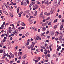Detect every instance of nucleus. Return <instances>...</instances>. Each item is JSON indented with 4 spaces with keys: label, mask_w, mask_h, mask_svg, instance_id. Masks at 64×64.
I'll return each instance as SVG.
<instances>
[{
    "label": "nucleus",
    "mask_w": 64,
    "mask_h": 64,
    "mask_svg": "<svg viewBox=\"0 0 64 64\" xmlns=\"http://www.w3.org/2000/svg\"><path fill=\"white\" fill-rule=\"evenodd\" d=\"M32 30H34L35 31H38V30L35 27H34L32 28Z\"/></svg>",
    "instance_id": "obj_1"
},
{
    "label": "nucleus",
    "mask_w": 64,
    "mask_h": 64,
    "mask_svg": "<svg viewBox=\"0 0 64 64\" xmlns=\"http://www.w3.org/2000/svg\"><path fill=\"white\" fill-rule=\"evenodd\" d=\"M54 8H52L51 10L50 11V12L51 14H52L53 13V12H54Z\"/></svg>",
    "instance_id": "obj_2"
},
{
    "label": "nucleus",
    "mask_w": 64,
    "mask_h": 64,
    "mask_svg": "<svg viewBox=\"0 0 64 64\" xmlns=\"http://www.w3.org/2000/svg\"><path fill=\"white\" fill-rule=\"evenodd\" d=\"M36 40H39V39L40 40H41V38H39V36H37L36 37Z\"/></svg>",
    "instance_id": "obj_3"
},
{
    "label": "nucleus",
    "mask_w": 64,
    "mask_h": 64,
    "mask_svg": "<svg viewBox=\"0 0 64 64\" xmlns=\"http://www.w3.org/2000/svg\"><path fill=\"white\" fill-rule=\"evenodd\" d=\"M27 55L25 54L22 57V59H26V58H27Z\"/></svg>",
    "instance_id": "obj_4"
},
{
    "label": "nucleus",
    "mask_w": 64,
    "mask_h": 64,
    "mask_svg": "<svg viewBox=\"0 0 64 64\" xmlns=\"http://www.w3.org/2000/svg\"><path fill=\"white\" fill-rule=\"evenodd\" d=\"M44 3L45 4H48L49 2L47 0H45L44 1Z\"/></svg>",
    "instance_id": "obj_5"
},
{
    "label": "nucleus",
    "mask_w": 64,
    "mask_h": 64,
    "mask_svg": "<svg viewBox=\"0 0 64 64\" xmlns=\"http://www.w3.org/2000/svg\"><path fill=\"white\" fill-rule=\"evenodd\" d=\"M10 55L11 56V57H12V58H13L14 57V54H12L11 53H10Z\"/></svg>",
    "instance_id": "obj_6"
},
{
    "label": "nucleus",
    "mask_w": 64,
    "mask_h": 64,
    "mask_svg": "<svg viewBox=\"0 0 64 64\" xmlns=\"http://www.w3.org/2000/svg\"><path fill=\"white\" fill-rule=\"evenodd\" d=\"M62 39L63 38H62L61 36H60V38H59V40L60 41H62Z\"/></svg>",
    "instance_id": "obj_7"
},
{
    "label": "nucleus",
    "mask_w": 64,
    "mask_h": 64,
    "mask_svg": "<svg viewBox=\"0 0 64 64\" xmlns=\"http://www.w3.org/2000/svg\"><path fill=\"white\" fill-rule=\"evenodd\" d=\"M57 28V25H55L54 26V29H56Z\"/></svg>",
    "instance_id": "obj_8"
},
{
    "label": "nucleus",
    "mask_w": 64,
    "mask_h": 64,
    "mask_svg": "<svg viewBox=\"0 0 64 64\" xmlns=\"http://www.w3.org/2000/svg\"><path fill=\"white\" fill-rule=\"evenodd\" d=\"M22 26H25V24L24 22L22 23Z\"/></svg>",
    "instance_id": "obj_9"
},
{
    "label": "nucleus",
    "mask_w": 64,
    "mask_h": 64,
    "mask_svg": "<svg viewBox=\"0 0 64 64\" xmlns=\"http://www.w3.org/2000/svg\"><path fill=\"white\" fill-rule=\"evenodd\" d=\"M18 30H16L15 31V33L16 34H17V35H18Z\"/></svg>",
    "instance_id": "obj_10"
},
{
    "label": "nucleus",
    "mask_w": 64,
    "mask_h": 64,
    "mask_svg": "<svg viewBox=\"0 0 64 64\" xmlns=\"http://www.w3.org/2000/svg\"><path fill=\"white\" fill-rule=\"evenodd\" d=\"M46 24H45V23H44L42 24V26L45 27V26H46Z\"/></svg>",
    "instance_id": "obj_11"
},
{
    "label": "nucleus",
    "mask_w": 64,
    "mask_h": 64,
    "mask_svg": "<svg viewBox=\"0 0 64 64\" xmlns=\"http://www.w3.org/2000/svg\"><path fill=\"white\" fill-rule=\"evenodd\" d=\"M34 47V46L33 44H32L30 47L31 48H33Z\"/></svg>",
    "instance_id": "obj_12"
},
{
    "label": "nucleus",
    "mask_w": 64,
    "mask_h": 64,
    "mask_svg": "<svg viewBox=\"0 0 64 64\" xmlns=\"http://www.w3.org/2000/svg\"><path fill=\"white\" fill-rule=\"evenodd\" d=\"M58 21V20L57 19H56L55 20H54V23H56V22H57V21Z\"/></svg>",
    "instance_id": "obj_13"
},
{
    "label": "nucleus",
    "mask_w": 64,
    "mask_h": 64,
    "mask_svg": "<svg viewBox=\"0 0 64 64\" xmlns=\"http://www.w3.org/2000/svg\"><path fill=\"white\" fill-rule=\"evenodd\" d=\"M35 7L36 8V9H38V8L39 7V6L38 5L36 6H35Z\"/></svg>",
    "instance_id": "obj_14"
},
{
    "label": "nucleus",
    "mask_w": 64,
    "mask_h": 64,
    "mask_svg": "<svg viewBox=\"0 0 64 64\" xmlns=\"http://www.w3.org/2000/svg\"><path fill=\"white\" fill-rule=\"evenodd\" d=\"M31 4L32 5H34V4H35V2H32L31 3Z\"/></svg>",
    "instance_id": "obj_15"
},
{
    "label": "nucleus",
    "mask_w": 64,
    "mask_h": 64,
    "mask_svg": "<svg viewBox=\"0 0 64 64\" xmlns=\"http://www.w3.org/2000/svg\"><path fill=\"white\" fill-rule=\"evenodd\" d=\"M10 24V22L9 21H8V23H6V24L7 25V26H8L9 24Z\"/></svg>",
    "instance_id": "obj_16"
},
{
    "label": "nucleus",
    "mask_w": 64,
    "mask_h": 64,
    "mask_svg": "<svg viewBox=\"0 0 64 64\" xmlns=\"http://www.w3.org/2000/svg\"><path fill=\"white\" fill-rule=\"evenodd\" d=\"M3 52V50H0V53H2Z\"/></svg>",
    "instance_id": "obj_17"
},
{
    "label": "nucleus",
    "mask_w": 64,
    "mask_h": 64,
    "mask_svg": "<svg viewBox=\"0 0 64 64\" xmlns=\"http://www.w3.org/2000/svg\"><path fill=\"white\" fill-rule=\"evenodd\" d=\"M29 23L30 24H32L33 23V22L32 21H30L29 22Z\"/></svg>",
    "instance_id": "obj_18"
},
{
    "label": "nucleus",
    "mask_w": 64,
    "mask_h": 64,
    "mask_svg": "<svg viewBox=\"0 0 64 64\" xmlns=\"http://www.w3.org/2000/svg\"><path fill=\"white\" fill-rule=\"evenodd\" d=\"M26 36H29V33L28 32L26 34Z\"/></svg>",
    "instance_id": "obj_19"
},
{
    "label": "nucleus",
    "mask_w": 64,
    "mask_h": 64,
    "mask_svg": "<svg viewBox=\"0 0 64 64\" xmlns=\"http://www.w3.org/2000/svg\"><path fill=\"white\" fill-rule=\"evenodd\" d=\"M6 8H7L8 9V8H10L9 7V6H8V5L6 6V5H5Z\"/></svg>",
    "instance_id": "obj_20"
},
{
    "label": "nucleus",
    "mask_w": 64,
    "mask_h": 64,
    "mask_svg": "<svg viewBox=\"0 0 64 64\" xmlns=\"http://www.w3.org/2000/svg\"><path fill=\"white\" fill-rule=\"evenodd\" d=\"M49 19H50V18L48 17L46 19V21H47V20H49Z\"/></svg>",
    "instance_id": "obj_21"
},
{
    "label": "nucleus",
    "mask_w": 64,
    "mask_h": 64,
    "mask_svg": "<svg viewBox=\"0 0 64 64\" xmlns=\"http://www.w3.org/2000/svg\"><path fill=\"white\" fill-rule=\"evenodd\" d=\"M14 34V35H16V36H17V34H16V33H15V32H14L13 33V34Z\"/></svg>",
    "instance_id": "obj_22"
},
{
    "label": "nucleus",
    "mask_w": 64,
    "mask_h": 64,
    "mask_svg": "<svg viewBox=\"0 0 64 64\" xmlns=\"http://www.w3.org/2000/svg\"><path fill=\"white\" fill-rule=\"evenodd\" d=\"M50 13H48L46 14V15H47V16H49V15H50Z\"/></svg>",
    "instance_id": "obj_23"
},
{
    "label": "nucleus",
    "mask_w": 64,
    "mask_h": 64,
    "mask_svg": "<svg viewBox=\"0 0 64 64\" xmlns=\"http://www.w3.org/2000/svg\"><path fill=\"white\" fill-rule=\"evenodd\" d=\"M45 28H44L42 30L44 32V31H45Z\"/></svg>",
    "instance_id": "obj_24"
},
{
    "label": "nucleus",
    "mask_w": 64,
    "mask_h": 64,
    "mask_svg": "<svg viewBox=\"0 0 64 64\" xmlns=\"http://www.w3.org/2000/svg\"><path fill=\"white\" fill-rule=\"evenodd\" d=\"M19 9L18 8L17 9V13H19Z\"/></svg>",
    "instance_id": "obj_25"
},
{
    "label": "nucleus",
    "mask_w": 64,
    "mask_h": 64,
    "mask_svg": "<svg viewBox=\"0 0 64 64\" xmlns=\"http://www.w3.org/2000/svg\"><path fill=\"white\" fill-rule=\"evenodd\" d=\"M28 49H29V50H30V49H31V47H30V46H28Z\"/></svg>",
    "instance_id": "obj_26"
},
{
    "label": "nucleus",
    "mask_w": 64,
    "mask_h": 64,
    "mask_svg": "<svg viewBox=\"0 0 64 64\" xmlns=\"http://www.w3.org/2000/svg\"><path fill=\"white\" fill-rule=\"evenodd\" d=\"M5 36V34H3L1 36V37H4Z\"/></svg>",
    "instance_id": "obj_27"
},
{
    "label": "nucleus",
    "mask_w": 64,
    "mask_h": 64,
    "mask_svg": "<svg viewBox=\"0 0 64 64\" xmlns=\"http://www.w3.org/2000/svg\"><path fill=\"white\" fill-rule=\"evenodd\" d=\"M49 30H48L46 32V34H49Z\"/></svg>",
    "instance_id": "obj_28"
},
{
    "label": "nucleus",
    "mask_w": 64,
    "mask_h": 64,
    "mask_svg": "<svg viewBox=\"0 0 64 64\" xmlns=\"http://www.w3.org/2000/svg\"><path fill=\"white\" fill-rule=\"evenodd\" d=\"M37 4H41V3L37 1Z\"/></svg>",
    "instance_id": "obj_29"
},
{
    "label": "nucleus",
    "mask_w": 64,
    "mask_h": 64,
    "mask_svg": "<svg viewBox=\"0 0 64 64\" xmlns=\"http://www.w3.org/2000/svg\"><path fill=\"white\" fill-rule=\"evenodd\" d=\"M29 44H30V43L29 42H28L26 44V45L28 46L29 45Z\"/></svg>",
    "instance_id": "obj_30"
},
{
    "label": "nucleus",
    "mask_w": 64,
    "mask_h": 64,
    "mask_svg": "<svg viewBox=\"0 0 64 64\" xmlns=\"http://www.w3.org/2000/svg\"><path fill=\"white\" fill-rule=\"evenodd\" d=\"M26 12V13H29V11L28 10V11H25Z\"/></svg>",
    "instance_id": "obj_31"
},
{
    "label": "nucleus",
    "mask_w": 64,
    "mask_h": 64,
    "mask_svg": "<svg viewBox=\"0 0 64 64\" xmlns=\"http://www.w3.org/2000/svg\"><path fill=\"white\" fill-rule=\"evenodd\" d=\"M14 54L15 56H17V52H15L14 53Z\"/></svg>",
    "instance_id": "obj_32"
},
{
    "label": "nucleus",
    "mask_w": 64,
    "mask_h": 64,
    "mask_svg": "<svg viewBox=\"0 0 64 64\" xmlns=\"http://www.w3.org/2000/svg\"><path fill=\"white\" fill-rule=\"evenodd\" d=\"M51 25V22H49L48 24V25L49 26H50V25Z\"/></svg>",
    "instance_id": "obj_33"
},
{
    "label": "nucleus",
    "mask_w": 64,
    "mask_h": 64,
    "mask_svg": "<svg viewBox=\"0 0 64 64\" xmlns=\"http://www.w3.org/2000/svg\"><path fill=\"white\" fill-rule=\"evenodd\" d=\"M38 61H39V60H35L36 63V62H38Z\"/></svg>",
    "instance_id": "obj_34"
},
{
    "label": "nucleus",
    "mask_w": 64,
    "mask_h": 64,
    "mask_svg": "<svg viewBox=\"0 0 64 64\" xmlns=\"http://www.w3.org/2000/svg\"><path fill=\"white\" fill-rule=\"evenodd\" d=\"M4 57H6V53H4Z\"/></svg>",
    "instance_id": "obj_35"
},
{
    "label": "nucleus",
    "mask_w": 64,
    "mask_h": 64,
    "mask_svg": "<svg viewBox=\"0 0 64 64\" xmlns=\"http://www.w3.org/2000/svg\"><path fill=\"white\" fill-rule=\"evenodd\" d=\"M24 4V2H23L22 1V2L21 3V4L22 5H23Z\"/></svg>",
    "instance_id": "obj_36"
},
{
    "label": "nucleus",
    "mask_w": 64,
    "mask_h": 64,
    "mask_svg": "<svg viewBox=\"0 0 64 64\" xmlns=\"http://www.w3.org/2000/svg\"><path fill=\"white\" fill-rule=\"evenodd\" d=\"M58 17L59 18H61L62 17V16L61 15H59L58 16Z\"/></svg>",
    "instance_id": "obj_37"
},
{
    "label": "nucleus",
    "mask_w": 64,
    "mask_h": 64,
    "mask_svg": "<svg viewBox=\"0 0 64 64\" xmlns=\"http://www.w3.org/2000/svg\"><path fill=\"white\" fill-rule=\"evenodd\" d=\"M48 54H50V52L49 50L48 51Z\"/></svg>",
    "instance_id": "obj_38"
},
{
    "label": "nucleus",
    "mask_w": 64,
    "mask_h": 64,
    "mask_svg": "<svg viewBox=\"0 0 64 64\" xmlns=\"http://www.w3.org/2000/svg\"><path fill=\"white\" fill-rule=\"evenodd\" d=\"M48 39H49L50 38V36H48Z\"/></svg>",
    "instance_id": "obj_39"
},
{
    "label": "nucleus",
    "mask_w": 64,
    "mask_h": 64,
    "mask_svg": "<svg viewBox=\"0 0 64 64\" xmlns=\"http://www.w3.org/2000/svg\"><path fill=\"white\" fill-rule=\"evenodd\" d=\"M38 60H40V59H41V58L40 57H38Z\"/></svg>",
    "instance_id": "obj_40"
},
{
    "label": "nucleus",
    "mask_w": 64,
    "mask_h": 64,
    "mask_svg": "<svg viewBox=\"0 0 64 64\" xmlns=\"http://www.w3.org/2000/svg\"><path fill=\"white\" fill-rule=\"evenodd\" d=\"M20 63V61L18 60L17 62V63Z\"/></svg>",
    "instance_id": "obj_41"
},
{
    "label": "nucleus",
    "mask_w": 64,
    "mask_h": 64,
    "mask_svg": "<svg viewBox=\"0 0 64 64\" xmlns=\"http://www.w3.org/2000/svg\"><path fill=\"white\" fill-rule=\"evenodd\" d=\"M14 43H15V41H12V44H14Z\"/></svg>",
    "instance_id": "obj_42"
},
{
    "label": "nucleus",
    "mask_w": 64,
    "mask_h": 64,
    "mask_svg": "<svg viewBox=\"0 0 64 64\" xmlns=\"http://www.w3.org/2000/svg\"><path fill=\"white\" fill-rule=\"evenodd\" d=\"M28 21L29 22L32 21V20H31V18H30L28 20Z\"/></svg>",
    "instance_id": "obj_43"
},
{
    "label": "nucleus",
    "mask_w": 64,
    "mask_h": 64,
    "mask_svg": "<svg viewBox=\"0 0 64 64\" xmlns=\"http://www.w3.org/2000/svg\"><path fill=\"white\" fill-rule=\"evenodd\" d=\"M60 4H61V2L60 1H59L58 2V5H60Z\"/></svg>",
    "instance_id": "obj_44"
},
{
    "label": "nucleus",
    "mask_w": 64,
    "mask_h": 64,
    "mask_svg": "<svg viewBox=\"0 0 64 64\" xmlns=\"http://www.w3.org/2000/svg\"><path fill=\"white\" fill-rule=\"evenodd\" d=\"M22 64H25V61H24V62H22Z\"/></svg>",
    "instance_id": "obj_45"
},
{
    "label": "nucleus",
    "mask_w": 64,
    "mask_h": 64,
    "mask_svg": "<svg viewBox=\"0 0 64 64\" xmlns=\"http://www.w3.org/2000/svg\"><path fill=\"white\" fill-rule=\"evenodd\" d=\"M19 2V0H16V2L17 3H18Z\"/></svg>",
    "instance_id": "obj_46"
},
{
    "label": "nucleus",
    "mask_w": 64,
    "mask_h": 64,
    "mask_svg": "<svg viewBox=\"0 0 64 64\" xmlns=\"http://www.w3.org/2000/svg\"><path fill=\"white\" fill-rule=\"evenodd\" d=\"M41 36H44V34H41Z\"/></svg>",
    "instance_id": "obj_47"
},
{
    "label": "nucleus",
    "mask_w": 64,
    "mask_h": 64,
    "mask_svg": "<svg viewBox=\"0 0 64 64\" xmlns=\"http://www.w3.org/2000/svg\"><path fill=\"white\" fill-rule=\"evenodd\" d=\"M50 54H48V57H50Z\"/></svg>",
    "instance_id": "obj_48"
},
{
    "label": "nucleus",
    "mask_w": 64,
    "mask_h": 64,
    "mask_svg": "<svg viewBox=\"0 0 64 64\" xmlns=\"http://www.w3.org/2000/svg\"><path fill=\"white\" fill-rule=\"evenodd\" d=\"M42 22H46V20H43Z\"/></svg>",
    "instance_id": "obj_49"
},
{
    "label": "nucleus",
    "mask_w": 64,
    "mask_h": 64,
    "mask_svg": "<svg viewBox=\"0 0 64 64\" xmlns=\"http://www.w3.org/2000/svg\"><path fill=\"white\" fill-rule=\"evenodd\" d=\"M58 48L59 49H61V46H59L58 47Z\"/></svg>",
    "instance_id": "obj_50"
},
{
    "label": "nucleus",
    "mask_w": 64,
    "mask_h": 64,
    "mask_svg": "<svg viewBox=\"0 0 64 64\" xmlns=\"http://www.w3.org/2000/svg\"><path fill=\"white\" fill-rule=\"evenodd\" d=\"M53 60H52L51 61V64H54V63H53Z\"/></svg>",
    "instance_id": "obj_51"
},
{
    "label": "nucleus",
    "mask_w": 64,
    "mask_h": 64,
    "mask_svg": "<svg viewBox=\"0 0 64 64\" xmlns=\"http://www.w3.org/2000/svg\"><path fill=\"white\" fill-rule=\"evenodd\" d=\"M0 13L1 14H2V10H0Z\"/></svg>",
    "instance_id": "obj_52"
},
{
    "label": "nucleus",
    "mask_w": 64,
    "mask_h": 64,
    "mask_svg": "<svg viewBox=\"0 0 64 64\" xmlns=\"http://www.w3.org/2000/svg\"><path fill=\"white\" fill-rule=\"evenodd\" d=\"M36 9H37L35 8H33V10H35Z\"/></svg>",
    "instance_id": "obj_53"
},
{
    "label": "nucleus",
    "mask_w": 64,
    "mask_h": 64,
    "mask_svg": "<svg viewBox=\"0 0 64 64\" xmlns=\"http://www.w3.org/2000/svg\"><path fill=\"white\" fill-rule=\"evenodd\" d=\"M50 51H52V48H50Z\"/></svg>",
    "instance_id": "obj_54"
},
{
    "label": "nucleus",
    "mask_w": 64,
    "mask_h": 64,
    "mask_svg": "<svg viewBox=\"0 0 64 64\" xmlns=\"http://www.w3.org/2000/svg\"><path fill=\"white\" fill-rule=\"evenodd\" d=\"M44 54H46V55L47 54V52H44Z\"/></svg>",
    "instance_id": "obj_55"
},
{
    "label": "nucleus",
    "mask_w": 64,
    "mask_h": 64,
    "mask_svg": "<svg viewBox=\"0 0 64 64\" xmlns=\"http://www.w3.org/2000/svg\"><path fill=\"white\" fill-rule=\"evenodd\" d=\"M10 16L12 17H13V14H10Z\"/></svg>",
    "instance_id": "obj_56"
},
{
    "label": "nucleus",
    "mask_w": 64,
    "mask_h": 64,
    "mask_svg": "<svg viewBox=\"0 0 64 64\" xmlns=\"http://www.w3.org/2000/svg\"><path fill=\"white\" fill-rule=\"evenodd\" d=\"M22 38H23V39H24V38H25V36H22Z\"/></svg>",
    "instance_id": "obj_57"
},
{
    "label": "nucleus",
    "mask_w": 64,
    "mask_h": 64,
    "mask_svg": "<svg viewBox=\"0 0 64 64\" xmlns=\"http://www.w3.org/2000/svg\"><path fill=\"white\" fill-rule=\"evenodd\" d=\"M17 58H16L15 59V62L17 61Z\"/></svg>",
    "instance_id": "obj_58"
},
{
    "label": "nucleus",
    "mask_w": 64,
    "mask_h": 64,
    "mask_svg": "<svg viewBox=\"0 0 64 64\" xmlns=\"http://www.w3.org/2000/svg\"><path fill=\"white\" fill-rule=\"evenodd\" d=\"M35 13L36 14H37V11H35Z\"/></svg>",
    "instance_id": "obj_59"
},
{
    "label": "nucleus",
    "mask_w": 64,
    "mask_h": 64,
    "mask_svg": "<svg viewBox=\"0 0 64 64\" xmlns=\"http://www.w3.org/2000/svg\"><path fill=\"white\" fill-rule=\"evenodd\" d=\"M56 41H58V38H56Z\"/></svg>",
    "instance_id": "obj_60"
},
{
    "label": "nucleus",
    "mask_w": 64,
    "mask_h": 64,
    "mask_svg": "<svg viewBox=\"0 0 64 64\" xmlns=\"http://www.w3.org/2000/svg\"><path fill=\"white\" fill-rule=\"evenodd\" d=\"M21 51H22V49H20L18 50V51L19 52H21Z\"/></svg>",
    "instance_id": "obj_61"
},
{
    "label": "nucleus",
    "mask_w": 64,
    "mask_h": 64,
    "mask_svg": "<svg viewBox=\"0 0 64 64\" xmlns=\"http://www.w3.org/2000/svg\"><path fill=\"white\" fill-rule=\"evenodd\" d=\"M60 28H63V26L62 25L61 26H60Z\"/></svg>",
    "instance_id": "obj_62"
},
{
    "label": "nucleus",
    "mask_w": 64,
    "mask_h": 64,
    "mask_svg": "<svg viewBox=\"0 0 64 64\" xmlns=\"http://www.w3.org/2000/svg\"><path fill=\"white\" fill-rule=\"evenodd\" d=\"M32 44L34 45H35V43H34V42H32Z\"/></svg>",
    "instance_id": "obj_63"
},
{
    "label": "nucleus",
    "mask_w": 64,
    "mask_h": 64,
    "mask_svg": "<svg viewBox=\"0 0 64 64\" xmlns=\"http://www.w3.org/2000/svg\"><path fill=\"white\" fill-rule=\"evenodd\" d=\"M41 51L42 52H43V49H42L41 50Z\"/></svg>",
    "instance_id": "obj_64"
}]
</instances>
